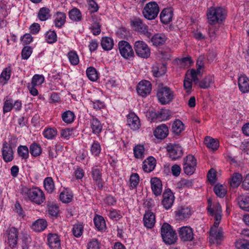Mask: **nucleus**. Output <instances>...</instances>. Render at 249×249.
Segmentation results:
<instances>
[{"label":"nucleus","mask_w":249,"mask_h":249,"mask_svg":"<svg viewBox=\"0 0 249 249\" xmlns=\"http://www.w3.org/2000/svg\"><path fill=\"white\" fill-rule=\"evenodd\" d=\"M17 138L12 137L8 142L5 141L2 144L1 149L2 157L3 160L6 162H9L14 159L13 149L17 146Z\"/></svg>","instance_id":"obj_1"},{"label":"nucleus","mask_w":249,"mask_h":249,"mask_svg":"<svg viewBox=\"0 0 249 249\" xmlns=\"http://www.w3.org/2000/svg\"><path fill=\"white\" fill-rule=\"evenodd\" d=\"M226 12L221 7H211L207 11L208 22L211 24L222 22L226 17Z\"/></svg>","instance_id":"obj_2"},{"label":"nucleus","mask_w":249,"mask_h":249,"mask_svg":"<svg viewBox=\"0 0 249 249\" xmlns=\"http://www.w3.org/2000/svg\"><path fill=\"white\" fill-rule=\"evenodd\" d=\"M162 238L166 244H174L177 240V234L171 226L167 223H164L160 229Z\"/></svg>","instance_id":"obj_3"},{"label":"nucleus","mask_w":249,"mask_h":249,"mask_svg":"<svg viewBox=\"0 0 249 249\" xmlns=\"http://www.w3.org/2000/svg\"><path fill=\"white\" fill-rule=\"evenodd\" d=\"M157 96L161 104L166 105L172 101L175 95L174 92L169 87L162 86L159 88Z\"/></svg>","instance_id":"obj_4"},{"label":"nucleus","mask_w":249,"mask_h":249,"mask_svg":"<svg viewBox=\"0 0 249 249\" xmlns=\"http://www.w3.org/2000/svg\"><path fill=\"white\" fill-rule=\"evenodd\" d=\"M159 11L158 4L155 1H151L145 5L143 9L142 14L146 18L151 20L157 17Z\"/></svg>","instance_id":"obj_5"},{"label":"nucleus","mask_w":249,"mask_h":249,"mask_svg":"<svg viewBox=\"0 0 249 249\" xmlns=\"http://www.w3.org/2000/svg\"><path fill=\"white\" fill-rule=\"evenodd\" d=\"M136 54L141 58H147L150 56V49L148 45L142 40L136 41L134 44Z\"/></svg>","instance_id":"obj_6"},{"label":"nucleus","mask_w":249,"mask_h":249,"mask_svg":"<svg viewBox=\"0 0 249 249\" xmlns=\"http://www.w3.org/2000/svg\"><path fill=\"white\" fill-rule=\"evenodd\" d=\"M118 46L119 53L124 58L127 59L134 56L132 47L128 42L121 40L119 42Z\"/></svg>","instance_id":"obj_7"},{"label":"nucleus","mask_w":249,"mask_h":249,"mask_svg":"<svg viewBox=\"0 0 249 249\" xmlns=\"http://www.w3.org/2000/svg\"><path fill=\"white\" fill-rule=\"evenodd\" d=\"M196 160L192 155H189L184 159L183 170L187 175H192L196 166Z\"/></svg>","instance_id":"obj_8"},{"label":"nucleus","mask_w":249,"mask_h":249,"mask_svg":"<svg viewBox=\"0 0 249 249\" xmlns=\"http://www.w3.org/2000/svg\"><path fill=\"white\" fill-rule=\"evenodd\" d=\"M131 26L135 31L145 35L147 37L150 38L152 36V33L148 30V27L140 19L132 20L131 21Z\"/></svg>","instance_id":"obj_9"},{"label":"nucleus","mask_w":249,"mask_h":249,"mask_svg":"<svg viewBox=\"0 0 249 249\" xmlns=\"http://www.w3.org/2000/svg\"><path fill=\"white\" fill-rule=\"evenodd\" d=\"M152 90L151 83L146 80H142L137 86V91L138 94L142 97H145L150 94Z\"/></svg>","instance_id":"obj_10"},{"label":"nucleus","mask_w":249,"mask_h":249,"mask_svg":"<svg viewBox=\"0 0 249 249\" xmlns=\"http://www.w3.org/2000/svg\"><path fill=\"white\" fill-rule=\"evenodd\" d=\"M100 20V17L94 14L89 18V21L91 22L90 31L94 36H98L101 33Z\"/></svg>","instance_id":"obj_11"},{"label":"nucleus","mask_w":249,"mask_h":249,"mask_svg":"<svg viewBox=\"0 0 249 249\" xmlns=\"http://www.w3.org/2000/svg\"><path fill=\"white\" fill-rule=\"evenodd\" d=\"M166 148L169 157L173 160L178 159L183 155L182 149L179 144L170 143L167 145Z\"/></svg>","instance_id":"obj_12"},{"label":"nucleus","mask_w":249,"mask_h":249,"mask_svg":"<svg viewBox=\"0 0 249 249\" xmlns=\"http://www.w3.org/2000/svg\"><path fill=\"white\" fill-rule=\"evenodd\" d=\"M179 237L183 241H191L194 239L193 229L188 226H184L179 229Z\"/></svg>","instance_id":"obj_13"},{"label":"nucleus","mask_w":249,"mask_h":249,"mask_svg":"<svg viewBox=\"0 0 249 249\" xmlns=\"http://www.w3.org/2000/svg\"><path fill=\"white\" fill-rule=\"evenodd\" d=\"M7 232V243L10 248H15L17 244V240L18 233V230L15 227H12L9 229V230H8Z\"/></svg>","instance_id":"obj_14"},{"label":"nucleus","mask_w":249,"mask_h":249,"mask_svg":"<svg viewBox=\"0 0 249 249\" xmlns=\"http://www.w3.org/2000/svg\"><path fill=\"white\" fill-rule=\"evenodd\" d=\"M162 196V204L164 208L170 209L173 205L175 198L173 193L170 189H167L164 191Z\"/></svg>","instance_id":"obj_15"},{"label":"nucleus","mask_w":249,"mask_h":249,"mask_svg":"<svg viewBox=\"0 0 249 249\" xmlns=\"http://www.w3.org/2000/svg\"><path fill=\"white\" fill-rule=\"evenodd\" d=\"M45 200L43 192L36 187H32V202L40 205Z\"/></svg>","instance_id":"obj_16"},{"label":"nucleus","mask_w":249,"mask_h":249,"mask_svg":"<svg viewBox=\"0 0 249 249\" xmlns=\"http://www.w3.org/2000/svg\"><path fill=\"white\" fill-rule=\"evenodd\" d=\"M47 240L48 244L51 249H61L60 240L57 234L49 233Z\"/></svg>","instance_id":"obj_17"},{"label":"nucleus","mask_w":249,"mask_h":249,"mask_svg":"<svg viewBox=\"0 0 249 249\" xmlns=\"http://www.w3.org/2000/svg\"><path fill=\"white\" fill-rule=\"evenodd\" d=\"M143 221L145 227L147 229H152L156 222L154 213L149 210L146 211L144 215Z\"/></svg>","instance_id":"obj_18"},{"label":"nucleus","mask_w":249,"mask_h":249,"mask_svg":"<svg viewBox=\"0 0 249 249\" xmlns=\"http://www.w3.org/2000/svg\"><path fill=\"white\" fill-rule=\"evenodd\" d=\"M91 175L98 189L102 190L104 186V183L102 181L100 170L97 167H93L92 169Z\"/></svg>","instance_id":"obj_19"},{"label":"nucleus","mask_w":249,"mask_h":249,"mask_svg":"<svg viewBox=\"0 0 249 249\" xmlns=\"http://www.w3.org/2000/svg\"><path fill=\"white\" fill-rule=\"evenodd\" d=\"M127 122L131 129L134 130H137L140 127V121L139 118L134 113H130L128 115Z\"/></svg>","instance_id":"obj_20"},{"label":"nucleus","mask_w":249,"mask_h":249,"mask_svg":"<svg viewBox=\"0 0 249 249\" xmlns=\"http://www.w3.org/2000/svg\"><path fill=\"white\" fill-rule=\"evenodd\" d=\"M151 189L154 195L160 196L162 192L161 181L157 178H154L151 179Z\"/></svg>","instance_id":"obj_21"},{"label":"nucleus","mask_w":249,"mask_h":249,"mask_svg":"<svg viewBox=\"0 0 249 249\" xmlns=\"http://www.w3.org/2000/svg\"><path fill=\"white\" fill-rule=\"evenodd\" d=\"M173 11L171 8L164 9L160 14L161 21L164 24H168L172 20Z\"/></svg>","instance_id":"obj_22"},{"label":"nucleus","mask_w":249,"mask_h":249,"mask_svg":"<svg viewBox=\"0 0 249 249\" xmlns=\"http://www.w3.org/2000/svg\"><path fill=\"white\" fill-rule=\"evenodd\" d=\"M191 215V211L188 207H181L176 211V217L178 220H182L189 217Z\"/></svg>","instance_id":"obj_23"},{"label":"nucleus","mask_w":249,"mask_h":249,"mask_svg":"<svg viewBox=\"0 0 249 249\" xmlns=\"http://www.w3.org/2000/svg\"><path fill=\"white\" fill-rule=\"evenodd\" d=\"M154 133L157 138L164 139L168 134V128L165 124H161L156 128Z\"/></svg>","instance_id":"obj_24"},{"label":"nucleus","mask_w":249,"mask_h":249,"mask_svg":"<svg viewBox=\"0 0 249 249\" xmlns=\"http://www.w3.org/2000/svg\"><path fill=\"white\" fill-rule=\"evenodd\" d=\"M53 23L58 28H61L66 22V15L62 12H57L53 16Z\"/></svg>","instance_id":"obj_25"},{"label":"nucleus","mask_w":249,"mask_h":249,"mask_svg":"<svg viewBox=\"0 0 249 249\" xmlns=\"http://www.w3.org/2000/svg\"><path fill=\"white\" fill-rule=\"evenodd\" d=\"M155 166V159L153 157H149L143 161L142 168L144 172L149 173L154 169Z\"/></svg>","instance_id":"obj_26"},{"label":"nucleus","mask_w":249,"mask_h":249,"mask_svg":"<svg viewBox=\"0 0 249 249\" xmlns=\"http://www.w3.org/2000/svg\"><path fill=\"white\" fill-rule=\"evenodd\" d=\"M90 124L93 133L99 134L101 133L103 127L102 124L97 118L92 117L90 120Z\"/></svg>","instance_id":"obj_27"},{"label":"nucleus","mask_w":249,"mask_h":249,"mask_svg":"<svg viewBox=\"0 0 249 249\" xmlns=\"http://www.w3.org/2000/svg\"><path fill=\"white\" fill-rule=\"evenodd\" d=\"M150 38L153 45L156 46L163 44L166 40V36L161 34H156Z\"/></svg>","instance_id":"obj_28"},{"label":"nucleus","mask_w":249,"mask_h":249,"mask_svg":"<svg viewBox=\"0 0 249 249\" xmlns=\"http://www.w3.org/2000/svg\"><path fill=\"white\" fill-rule=\"evenodd\" d=\"M73 198V195L69 189H64L59 195L60 200L63 203H68L70 202Z\"/></svg>","instance_id":"obj_29"},{"label":"nucleus","mask_w":249,"mask_h":249,"mask_svg":"<svg viewBox=\"0 0 249 249\" xmlns=\"http://www.w3.org/2000/svg\"><path fill=\"white\" fill-rule=\"evenodd\" d=\"M101 45L104 50H111L114 46L113 40L109 37H103L101 40Z\"/></svg>","instance_id":"obj_30"},{"label":"nucleus","mask_w":249,"mask_h":249,"mask_svg":"<svg viewBox=\"0 0 249 249\" xmlns=\"http://www.w3.org/2000/svg\"><path fill=\"white\" fill-rule=\"evenodd\" d=\"M47 226V222L43 219H39L36 220L32 224V229L35 231L40 232L44 231Z\"/></svg>","instance_id":"obj_31"},{"label":"nucleus","mask_w":249,"mask_h":249,"mask_svg":"<svg viewBox=\"0 0 249 249\" xmlns=\"http://www.w3.org/2000/svg\"><path fill=\"white\" fill-rule=\"evenodd\" d=\"M238 204L240 208L245 211H249V196H240L238 197Z\"/></svg>","instance_id":"obj_32"},{"label":"nucleus","mask_w":249,"mask_h":249,"mask_svg":"<svg viewBox=\"0 0 249 249\" xmlns=\"http://www.w3.org/2000/svg\"><path fill=\"white\" fill-rule=\"evenodd\" d=\"M195 84L201 89H207L213 82L212 79H193Z\"/></svg>","instance_id":"obj_33"},{"label":"nucleus","mask_w":249,"mask_h":249,"mask_svg":"<svg viewBox=\"0 0 249 249\" xmlns=\"http://www.w3.org/2000/svg\"><path fill=\"white\" fill-rule=\"evenodd\" d=\"M205 144L210 149L216 150L219 147L218 141L211 137L207 136L204 139Z\"/></svg>","instance_id":"obj_34"},{"label":"nucleus","mask_w":249,"mask_h":249,"mask_svg":"<svg viewBox=\"0 0 249 249\" xmlns=\"http://www.w3.org/2000/svg\"><path fill=\"white\" fill-rule=\"evenodd\" d=\"M197 65L198 66L196 70L193 69L187 71L185 78H197L201 76L202 66L199 65L198 63Z\"/></svg>","instance_id":"obj_35"},{"label":"nucleus","mask_w":249,"mask_h":249,"mask_svg":"<svg viewBox=\"0 0 249 249\" xmlns=\"http://www.w3.org/2000/svg\"><path fill=\"white\" fill-rule=\"evenodd\" d=\"M69 62L73 66L77 65L79 63V56L75 51L71 50L67 53Z\"/></svg>","instance_id":"obj_36"},{"label":"nucleus","mask_w":249,"mask_h":249,"mask_svg":"<svg viewBox=\"0 0 249 249\" xmlns=\"http://www.w3.org/2000/svg\"><path fill=\"white\" fill-rule=\"evenodd\" d=\"M166 71V67L165 65L162 64L159 66H154L152 68L153 75L156 77L163 76Z\"/></svg>","instance_id":"obj_37"},{"label":"nucleus","mask_w":249,"mask_h":249,"mask_svg":"<svg viewBox=\"0 0 249 249\" xmlns=\"http://www.w3.org/2000/svg\"><path fill=\"white\" fill-rule=\"evenodd\" d=\"M212 201L209 199L208 200L207 210L211 215L213 216L214 213H220L221 212V207L219 203H216L213 208H212Z\"/></svg>","instance_id":"obj_38"},{"label":"nucleus","mask_w":249,"mask_h":249,"mask_svg":"<svg viewBox=\"0 0 249 249\" xmlns=\"http://www.w3.org/2000/svg\"><path fill=\"white\" fill-rule=\"evenodd\" d=\"M51 11L47 7H42L40 8L38 13V18L41 21H45L51 17Z\"/></svg>","instance_id":"obj_39"},{"label":"nucleus","mask_w":249,"mask_h":249,"mask_svg":"<svg viewBox=\"0 0 249 249\" xmlns=\"http://www.w3.org/2000/svg\"><path fill=\"white\" fill-rule=\"evenodd\" d=\"M70 18L74 21H79L81 20L82 15L79 9L74 8L70 10L69 12Z\"/></svg>","instance_id":"obj_40"},{"label":"nucleus","mask_w":249,"mask_h":249,"mask_svg":"<svg viewBox=\"0 0 249 249\" xmlns=\"http://www.w3.org/2000/svg\"><path fill=\"white\" fill-rule=\"evenodd\" d=\"M240 90L243 93L249 91V79H238Z\"/></svg>","instance_id":"obj_41"},{"label":"nucleus","mask_w":249,"mask_h":249,"mask_svg":"<svg viewBox=\"0 0 249 249\" xmlns=\"http://www.w3.org/2000/svg\"><path fill=\"white\" fill-rule=\"evenodd\" d=\"M184 129V125L182 122L177 120L173 124L172 130L173 132L177 135L179 134Z\"/></svg>","instance_id":"obj_42"},{"label":"nucleus","mask_w":249,"mask_h":249,"mask_svg":"<svg viewBox=\"0 0 249 249\" xmlns=\"http://www.w3.org/2000/svg\"><path fill=\"white\" fill-rule=\"evenodd\" d=\"M242 179V176L241 174L239 173H234L230 182L231 185L233 188L237 187L240 184Z\"/></svg>","instance_id":"obj_43"},{"label":"nucleus","mask_w":249,"mask_h":249,"mask_svg":"<svg viewBox=\"0 0 249 249\" xmlns=\"http://www.w3.org/2000/svg\"><path fill=\"white\" fill-rule=\"evenodd\" d=\"M95 227L99 231L104 230L106 227L105 221L101 216H96L94 218Z\"/></svg>","instance_id":"obj_44"},{"label":"nucleus","mask_w":249,"mask_h":249,"mask_svg":"<svg viewBox=\"0 0 249 249\" xmlns=\"http://www.w3.org/2000/svg\"><path fill=\"white\" fill-rule=\"evenodd\" d=\"M45 39L50 44L55 42L57 39L56 33L54 31H48L45 34Z\"/></svg>","instance_id":"obj_45"},{"label":"nucleus","mask_w":249,"mask_h":249,"mask_svg":"<svg viewBox=\"0 0 249 249\" xmlns=\"http://www.w3.org/2000/svg\"><path fill=\"white\" fill-rule=\"evenodd\" d=\"M44 186L46 190L48 193H52L54 189V185L53 178L51 177L46 178L44 181Z\"/></svg>","instance_id":"obj_46"},{"label":"nucleus","mask_w":249,"mask_h":249,"mask_svg":"<svg viewBox=\"0 0 249 249\" xmlns=\"http://www.w3.org/2000/svg\"><path fill=\"white\" fill-rule=\"evenodd\" d=\"M74 117V113L70 110L64 112L62 115L63 121L67 124H70L73 122Z\"/></svg>","instance_id":"obj_47"},{"label":"nucleus","mask_w":249,"mask_h":249,"mask_svg":"<svg viewBox=\"0 0 249 249\" xmlns=\"http://www.w3.org/2000/svg\"><path fill=\"white\" fill-rule=\"evenodd\" d=\"M20 193L25 200H31V193L30 188L25 186H22L20 189Z\"/></svg>","instance_id":"obj_48"},{"label":"nucleus","mask_w":249,"mask_h":249,"mask_svg":"<svg viewBox=\"0 0 249 249\" xmlns=\"http://www.w3.org/2000/svg\"><path fill=\"white\" fill-rule=\"evenodd\" d=\"M130 184V189H133L136 188L139 182V176L138 174H132L129 179Z\"/></svg>","instance_id":"obj_49"},{"label":"nucleus","mask_w":249,"mask_h":249,"mask_svg":"<svg viewBox=\"0 0 249 249\" xmlns=\"http://www.w3.org/2000/svg\"><path fill=\"white\" fill-rule=\"evenodd\" d=\"M144 147L142 145L136 146L134 148V156L137 159H142L143 157Z\"/></svg>","instance_id":"obj_50"},{"label":"nucleus","mask_w":249,"mask_h":249,"mask_svg":"<svg viewBox=\"0 0 249 249\" xmlns=\"http://www.w3.org/2000/svg\"><path fill=\"white\" fill-rule=\"evenodd\" d=\"M86 74L88 78H99L100 76L99 72L93 67H89L87 69Z\"/></svg>","instance_id":"obj_51"},{"label":"nucleus","mask_w":249,"mask_h":249,"mask_svg":"<svg viewBox=\"0 0 249 249\" xmlns=\"http://www.w3.org/2000/svg\"><path fill=\"white\" fill-rule=\"evenodd\" d=\"M213 191L217 196L221 198L224 197L226 194L225 189L221 185H216L214 187Z\"/></svg>","instance_id":"obj_52"},{"label":"nucleus","mask_w":249,"mask_h":249,"mask_svg":"<svg viewBox=\"0 0 249 249\" xmlns=\"http://www.w3.org/2000/svg\"><path fill=\"white\" fill-rule=\"evenodd\" d=\"M83 226L82 224H77L74 225L72 229V233L76 237H80L83 233Z\"/></svg>","instance_id":"obj_53"},{"label":"nucleus","mask_w":249,"mask_h":249,"mask_svg":"<svg viewBox=\"0 0 249 249\" xmlns=\"http://www.w3.org/2000/svg\"><path fill=\"white\" fill-rule=\"evenodd\" d=\"M18 153L19 156L27 159L29 156V150L27 146L20 145L18 148Z\"/></svg>","instance_id":"obj_54"},{"label":"nucleus","mask_w":249,"mask_h":249,"mask_svg":"<svg viewBox=\"0 0 249 249\" xmlns=\"http://www.w3.org/2000/svg\"><path fill=\"white\" fill-rule=\"evenodd\" d=\"M56 134L57 131L53 128H48L43 132L44 136L48 139H53Z\"/></svg>","instance_id":"obj_55"},{"label":"nucleus","mask_w":249,"mask_h":249,"mask_svg":"<svg viewBox=\"0 0 249 249\" xmlns=\"http://www.w3.org/2000/svg\"><path fill=\"white\" fill-rule=\"evenodd\" d=\"M90 151L94 156H98L101 152V146L99 143L97 141H94L91 145Z\"/></svg>","instance_id":"obj_56"},{"label":"nucleus","mask_w":249,"mask_h":249,"mask_svg":"<svg viewBox=\"0 0 249 249\" xmlns=\"http://www.w3.org/2000/svg\"><path fill=\"white\" fill-rule=\"evenodd\" d=\"M179 63L182 68H186L190 67L193 62L190 57H187L179 60Z\"/></svg>","instance_id":"obj_57"},{"label":"nucleus","mask_w":249,"mask_h":249,"mask_svg":"<svg viewBox=\"0 0 249 249\" xmlns=\"http://www.w3.org/2000/svg\"><path fill=\"white\" fill-rule=\"evenodd\" d=\"M193 185L192 180L182 179L178 183V187L179 188H189Z\"/></svg>","instance_id":"obj_58"},{"label":"nucleus","mask_w":249,"mask_h":249,"mask_svg":"<svg viewBox=\"0 0 249 249\" xmlns=\"http://www.w3.org/2000/svg\"><path fill=\"white\" fill-rule=\"evenodd\" d=\"M42 153V149L39 144L34 143L32 144V156L37 157Z\"/></svg>","instance_id":"obj_59"},{"label":"nucleus","mask_w":249,"mask_h":249,"mask_svg":"<svg viewBox=\"0 0 249 249\" xmlns=\"http://www.w3.org/2000/svg\"><path fill=\"white\" fill-rule=\"evenodd\" d=\"M31 54V47L25 46L23 48L21 52V56L23 59H27Z\"/></svg>","instance_id":"obj_60"},{"label":"nucleus","mask_w":249,"mask_h":249,"mask_svg":"<svg viewBox=\"0 0 249 249\" xmlns=\"http://www.w3.org/2000/svg\"><path fill=\"white\" fill-rule=\"evenodd\" d=\"M193 79H184L183 82L184 88L187 90V92H191L192 88Z\"/></svg>","instance_id":"obj_61"},{"label":"nucleus","mask_w":249,"mask_h":249,"mask_svg":"<svg viewBox=\"0 0 249 249\" xmlns=\"http://www.w3.org/2000/svg\"><path fill=\"white\" fill-rule=\"evenodd\" d=\"M89 9L91 13H94L98 11L99 7L97 3L93 0H88Z\"/></svg>","instance_id":"obj_62"},{"label":"nucleus","mask_w":249,"mask_h":249,"mask_svg":"<svg viewBox=\"0 0 249 249\" xmlns=\"http://www.w3.org/2000/svg\"><path fill=\"white\" fill-rule=\"evenodd\" d=\"M49 213L53 216H57L59 212V208L56 205H51L48 208Z\"/></svg>","instance_id":"obj_63"},{"label":"nucleus","mask_w":249,"mask_h":249,"mask_svg":"<svg viewBox=\"0 0 249 249\" xmlns=\"http://www.w3.org/2000/svg\"><path fill=\"white\" fill-rule=\"evenodd\" d=\"M32 123H34V126L36 129H39L43 125L42 122L39 121V116L38 115H35L32 118Z\"/></svg>","instance_id":"obj_64"}]
</instances>
